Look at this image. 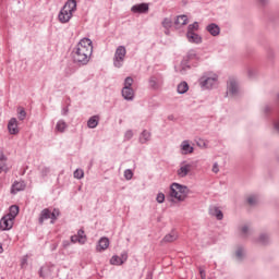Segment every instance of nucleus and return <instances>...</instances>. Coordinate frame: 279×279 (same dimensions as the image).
Returning <instances> with one entry per match:
<instances>
[{
    "mask_svg": "<svg viewBox=\"0 0 279 279\" xmlns=\"http://www.w3.org/2000/svg\"><path fill=\"white\" fill-rule=\"evenodd\" d=\"M239 230H240L241 234H245V226H241L239 228Z\"/></svg>",
    "mask_w": 279,
    "mask_h": 279,
    "instance_id": "3c124183",
    "label": "nucleus"
},
{
    "mask_svg": "<svg viewBox=\"0 0 279 279\" xmlns=\"http://www.w3.org/2000/svg\"><path fill=\"white\" fill-rule=\"evenodd\" d=\"M58 217H60V209L54 208L53 211H50V223H56V221H58Z\"/></svg>",
    "mask_w": 279,
    "mask_h": 279,
    "instance_id": "c756f323",
    "label": "nucleus"
},
{
    "mask_svg": "<svg viewBox=\"0 0 279 279\" xmlns=\"http://www.w3.org/2000/svg\"><path fill=\"white\" fill-rule=\"evenodd\" d=\"M26 117H27V112L25 111V109L22 107H19L17 108V119H20V121H25Z\"/></svg>",
    "mask_w": 279,
    "mask_h": 279,
    "instance_id": "473e14b6",
    "label": "nucleus"
},
{
    "mask_svg": "<svg viewBox=\"0 0 279 279\" xmlns=\"http://www.w3.org/2000/svg\"><path fill=\"white\" fill-rule=\"evenodd\" d=\"M8 130L10 134H19V121L16 118H11L8 123Z\"/></svg>",
    "mask_w": 279,
    "mask_h": 279,
    "instance_id": "2eb2a0df",
    "label": "nucleus"
},
{
    "mask_svg": "<svg viewBox=\"0 0 279 279\" xmlns=\"http://www.w3.org/2000/svg\"><path fill=\"white\" fill-rule=\"evenodd\" d=\"M244 252H245V250L243 248V246L238 247V250L235 252V256H236L238 260H243Z\"/></svg>",
    "mask_w": 279,
    "mask_h": 279,
    "instance_id": "f704fd0d",
    "label": "nucleus"
},
{
    "mask_svg": "<svg viewBox=\"0 0 279 279\" xmlns=\"http://www.w3.org/2000/svg\"><path fill=\"white\" fill-rule=\"evenodd\" d=\"M199 29V23L198 22H194L193 24H190L189 26H187V32H186V34H193V33H195V32H197Z\"/></svg>",
    "mask_w": 279,
    "mask_h": 279,
    "instance_id": "7c9ffc66",
    "label": "nucleus"
},
{
    "mask_svg": "<svg viewBox=\"0 0 279 279\" xmlns=\"http://www.w3.org/2000/svg\"><path fill=\"white\" fill-rule=\"evenodd\" d=\"M27 260H28V256L27 255H24L21 258V267H22V269H26L27 268Z\"/></svg>",
    "mask_w": 279,
    "mask_h": 279,
    "instance_id": "79ce46f5",
    "label": "nucleus"
},
{
    "mask_svg": "<svg viewBox=\"0 0 279 279\" xmlns=\"http://www.w3.org/2000/svg\"><path fill=\"white\" fill-rule=\"evenodd\" d=\"M131 12H133V14H147V12H149V4L148 3L134 4L131 8Z\"/></svg>",
    "mask_w": 279,
    "mask_h": 279,
    "instance_id": "9b49d317",
    "label": "nucleus"
},
{
    "mask_svg": "<svg viewBox=\"0 0 279 279\" xmlns=\"http://www.w3.org/2000/svg\"><path fill=\"white\" fill-rule=\"evenodd\" d=\"M186 38L189 43L194 45H202V36H199L197 33H186Z\"/></svg>",
    "mask_w": 279,
    "mask_h": 279,
    "instance_id": "aec40b11",
    "label": "nucleus"
},
{
    "mask_svg": "<svg viewBox=\"0 0 279 279\" xmlns=\"http://www.w3.org/2000/svg\"><path fill=\"white\" fill-rule=\"evenodd\" d=\"M19 215V206L12 205L9 208V214H7V217H10L11 219H16V216Z\"/></svg>",
    "mask_w": 279,
    "mask_h": 279,
    "instance_id": "cd10ccee",
    "label": "nucleus"
},
{
    "mask_svg": "<svg viewBox=\"0 0 279 279\" xmlns=\"http://www.w3.org/2000/svg\"><path fill=\"white\" fill-rule=\"evenodd\" d=\"M209 215L210 217H216L218 221L223 219V211H221V209H219L217 206L209 207Z\"/></svg>",
    "mask_w": 279,
    "mask_h": 279,
    "instance_id": "f3484780",
    "label": "nucleus"
},
{
    "mask_svg": "<svg viewBox=\"0 0 279 279\" xmlns=\"http://www.w3.org/2000/svg\"><path fill=\"white\" fill-rule=\"evenodd\" d=\"M11 167L8 165V156L0 151V173H8Z\"/></svg>",
    "mask_w": 279,
    "mask_h": 279,
    "instance_id": "ddd939ff",
    "label": "nucleus"
},
{
    "mask_svg": "<svg viewBox=\"0 0 279 279\" xmlns=\"http://www.w3.org/2000/svg\"><path fill=\"white\" fill-rule=\"evenodd\" d=\"M189 69H191V65L186 62V60H183L180 66H175V72L180 73L181 75H185Z\"/></svg>",
    "mask_w": 279,
    "mask_h": 279,
    "instance_id": "b1692460",
    "label": "nucleus"
},
{
    "mask_svg": "<svg viewBox=\"0 0 279 279\" xmlns=\"http://www.w3.org/2000/svg\"><path fill=\"white\" fill-rule=\"evenodd\" d=\"M165 84V78L162 74H153L148 78V88L149 90H160Z\"/></svg>",
    "mask_w": 279,
    "mask_h": 279,
    "instance_id": "6e6552de",
    "label": "nucleus"
},
{
    "mask_svg": "<svg viewBox=\"0 0 279 279\" xmlns=\"http://www.w3.org/2000/svg\"><path fill=\"white\" fill-rule=\"evenodd\" d=\"M61 114L63 116V117H66V114H69V108H63L62 109V111H61Z\"/></svg>",
    "mask_w": 279,
    "mask_h": 279,
    "instance_id": "09e8293b",
    "label": "nucleus"
},
{
    "mask_svg": "<svg viewBox=\"0 0 279 279\" xmlns=\"http://www.w3.org/2000/svg\"><path fill=\"white\" fill-rule=\"evenodd\" d=\"M99 125V116H93L87 121V128L89 130H95Z\"/></svg>",
    "mask_w": 279,
    "mask_h": 279,
    "instance_id": "393cba45",
    "label": "nucleus"
},
{
    "mask_svg": "<svg viewBox=\"0 0 279 279\" xmlns=\"http://www.w3.org/2000/svg\"><path fill=\"white\" fill-rule=\"evenodd\" d=\"M187 60H195L197 59V52L195 50H190L186 56Z\"/></svg>",
    "mask_w": 279,
    "mask_h": 279,
    "instance_id": "ea45409f",
    "label": "nucleus"
},
{
    "mask_svg": "<svg viewBox=\"0 0 279 279\" xmlns=\"http://www.w3.org/2000/svg\"><path fill=\"white\" fill-rule=\"evenodd\" d=\"M39 173H40L41 178H47V175H49L51 173V168L44 166L39 169Z\"/></svg>",
    "mask_w": 279,
    "mask_h": 279,
    "instance_id": "72a5a7b5",
    "label": "nucleus"
},
{
    "mask_svg": "<svg viewBox=\"0 0 279 279\" xmlns=\"http://www.w3.org/2000/svg\"><path fill=\"white\" fill-rule=\"evenodd\" d=\"M206 32H208V34H210V36H219V34H221V27H219V25L215 24V23H210L206 26Z\"/></svg>",
    "mask_w": 279,
    "mask_h": 279,
    "instance_id": "4468645a",
    "label": "nucleus"
},
{
    "mask_svg": "<svg viewBox=\"0 0 279 279\" xmlns=\"http://www.w3.org/2000/svg\"><path fill=\"white\" fill-rule=\"evenodd\" d=\"M161 25L165 29H171V27H173V20L166 17L162 20Z\"/></svg>",
    "mask_w": 279,
    "mask_h": 279,
    "instance_id": "c85d7f7f",
    "label": "nucleus"
},
{
    "mask_svg": "<svg viewBox=\"0 0 279 279\" xmlns=\"http://www.w3.org/2000/svg\"><path fill=\"white\" fill-rule=\"evenodd\" d=\"M133 84H134V78H132V76H128L124 80L121 95L123 99H125V101H134V88H132Z\"/></svg>",
    "mask_w": 279,
    "mask_h": 279,
    "instance_id": "39448f33",
    "label": "nucleus"
},
{
    "mask_svg": "<svg viewBox=\"0 0 279 279\" xmlns=\"http://www.w3.org/2000/svg\"><path fill=\"white\" fill-rule=\"evenodd\" d=\"M156 202L158 204H165V193L160 192L157 194Z\"/></svg>",
    "mask_w": 279,
    "mask_h": 279,
    "instance_id": "a19ab883",
    "label": "nucleus"
},
{
    "mask_svg": "<svg viewBox=\"0 0 279 279\" xmlns=\"http://www.w3.org/2000/svg\"><path fill=\"white\" fill-rule=\"evenodd\" d=\"M149 141H151V132L147 130L142 131L138 137V142L141 143V145H147Z\"/></svg>",
    "mask_w": 279,
    "mask_h": 279,
    "instance_id": "a211bd4d",
    "label": "nucleus"
},
{
    "mask_svg": "<svg viewBox=\"0 0 279 279\" xmlns=\"http://www.w3.org/2000/svg\"><path fill=\"white\" fill-rule=\"evenodd\" d=\"M39 276L40 278H45V274H43V268L39 269Z\"/></svg>",
    "mask_w": 279,
    "mask_h": 279,
    "instance_id": "5fc2aeb1",
    "label": "nucleus"
},
{
    "mask_svg": "<svg viewBox=\"0 0 279 279\" xmlns=\"http://www.w3.org/2000/svg\"><path fill=\"white\" fill-rule=\"evenodd\" d=\"M217 82H219V75L214 72H205L198 78V84L203 90H210V88L217 86Z\"/></svg>",
    "mask_w": 279,
    "mask_h": 279,
    "instance_id": "20e7f679",
    "label": "nucleus"
},
{
    "mask_svg": "<svg viewBox=\"0 0 279 279\" xmlns=\"http://www.w3.org/2000/svg\"><path fill=\"white\" fill-rule=\"evenodd\" d=\"M93 56V40L84 37L72 50V59L74 64L78 66H86L90 62Z\"/></svg>",
    "mask_w": 279,
    "mask_h": 279,
    "instance_id": "f257e3e1",
    "label": "nucleus"
},
{
    "mask_svg": "<svg viewBox=\"0 0 279 279\" xmlns=\"http://www.w3.org/2000/svg\"><path fill=\"white\" fill-rule=\"evenodd\" d=\"M71 243H81V244H82V239H80V238L77 236V234L72 235V236H71Z\"/></svg>",
    "mask_w": 279,
    "mask_h": 279,
    "instance_id": "c03bdc74",
    "label": "nucleus"
},
{
    "mask_svg": "<svg viewBox=\"0 0 279 279\" xmlns=\"http://www.w3.org/2000/svg\"><path fill=\"white\" fill-rule=\"evenodd\" d=\"M260 3H265V0H259Z\"/></svg>",
    "mask_w": 279,
    "mask_h": 279,
    "instance_id": "4d7b16f0",
    "label": "nucleus"
},
{
    "mask_svg": "<svg viewBox=\"0 0 279 279\" xmlns=\"http://www.w3.org/2000/svg\"><path fill=\"white\" fill-rule=\"evenodd\" d=\"M247 202H248V204H250L251 206H254V205H256V203L258 202V198H257L256 196H250V197L247 198Z\"/></svg>",
    "mask_w": 279,
    "mask_h": 279,
    "instance_id": "37998d69",
    "label": "nucleus"
},
{
    "mask_svg": "<svg viewBox=\"0 0 279 279\" xmlns=\"http://www.w3.org/2000/svg\"><path fill=\"white\" fill-rule=\"evenodd\" d=\"M120 260H122V264L128 260V252H122L120 255Z\"/></svg>",
    "mask_w": 279,
    "mask_h": 279,
    "instance_id": "a18cd8bd",
    "label": "nucleus"
},
{
    "mask_svg": "<svg viewBox=\"0 0 279 279\" xmlns=\"http://www.w3.org/2000/svg\"><path fill=\"white\" fill-rule=\"evenodd\" d=\"M154 278V274L151 271H148L146 275V279H153Z\"/></svg>",
    "mask_w": 279,
    "mask_h": 279,
    "instance_id": "8fccbe9b",
    "label": "nucleus"
},
{
    "mask_svg": "<svg viewBox=\"0 0 279 279\" xmlns=\"http://www.w3.org/2000/svg\"><path fill=\"white\" fill-rule=\"evenodd\" d=\"M204 147H206V143H204Z\"/></svg>",
    "mask_w": 279,
    "mask_h": 279,
    "instance_id": "bf43d9fd",
    "label": "nucleus"
},
{
    "mask_svg": "<svg viewBox=\"0 0 279 279\" xmlns=\"http://www.w3.org/2000/svg\"><path fill=\"white\" fill-rule=\"evenodd\" d=\"M107 247H110V240L108 238H101L96 246L97 252H106Z\"/></svg>",
    "mask_w": 279,
    "mask_h": 279,
    "instance_id": "6ab92c4d",
    "label": "nucleus"
},
{
    "mask_svg": "<svg viewBox=\"0 0 279 279\" xmlns=\"http://www.w3.org/2000/svg\"><path fill=\"white\" fill-rule=\"evenodd\" d=\"M0 254H3V245L0 244Z\"/></svg>",
    "mask_w": 279,
    "mask_h": 279,
    "instance_id": "6e6d98bb",
    "label": "nucleus"
},
{
    "mask_svg": "<svg viewBox=\"0 0 279 279\" xmlns=\"http://www.w3.org/2000/svg\"><path fill=\"white\" fill-rule=\"evenodd\" d=\"M241 95V86L239 81L234 77H230L227 82V97H239Z\"/></svg>",
    "mask_w": 279,
    "mask_h": 279,
    "instance_id": "0eeeda50",
    "label": "nucleus"
},
{
    "mask_svg": "<svg viewBox=\"0 0 279 279\" xmlns=\"http://www.w3.org/2000/svg\"><path fill=\"white\" fill-rule=\"evenodd\" d=\"M74 178L76 180H82V178H84V170L83 169H76L74 171Z\"/></svg>",
    "mask_w": 279,
    "mask_h": 279,
    "instance_id": "c9c22d12",
    "label": "nucleus"
},
{
    "mask_svg": "<svg viewBox=\"0 0 279 279\" xmlns=\"http://www.w3.org/2000/svg\"><path fill=\"white\" fill-rule=\"evenodd\" d=\"M252 74V71L251 70H248V75H251Z\"/></svg>",
    "mask_w": 279,
    "mask_h": 279,
    "instance_id": "13d9d810",
    "label": "nucleus"
},
{
    "mask_svg": "<svg viewBox=\"0 0 279 279\" xmlns=\"http://www.w3.org/2000/svg\"><path fill=\"white\" fill-rule=\"evenodd\" d=\"M47 219H51V210H49V208H45L41 210L38 219L39 225L43 226L45 221H47Z\"/></svg>",
    "mask_w": 279,
    "mask_h": 279,
    "instance_id": "4be33fe9",
    "label": "nucleus"
},
{
    "mask_svg": "<svg viewBox=\"0 0 279 279\" xmlns=\"http://www.w3.org/2000/svg\"><path fill=\"white\" fill-rule=\"evenodd\" d=\"M69 245H71L69 241H63V247H69Z\"/></svg>",
    "mask_w": 279,
    "mask_h": 279,
    "instance_id": "864d4df0",
    "label": "nucleus"
},
{
    "mask_svg": "<svg viewBox=\"0 0 279 279\" xmlns=\"http://www.w3.org/2000/svg\"><path fill=\"white\" fill-rule=\"evenodd\" d=\"M124 178L125 180H132V178H134V172H132V169L124 170Z\"/></svg>",
    "mask_w": 279,
    "mask_h": 279,
    "instance_id": "58836bf2",
    "label": "nucleus"
},
{
    "mask_svg": "<svg viewBox=\"0 0 279 279\" xmlns=\"http://www.w3.org/2000/svg\"><path fill=\"white\" fill-rule=\"evenodd\" d=\"M68 128H69V124H66L64 120H59L56 124V132H60V134H64Z\"/></svg>",
    "mask_w": 279,
    "mask_h": 279,
    "instance_id": "a878e982",
    "label": "nucleus"
},
{
    "mask_svg": "<svg viewBox=\"0 0 279 279\" xmlns=\"http://www.w3.org/2000/svg\"><path fill=\"white\" fill-rule=\"evenodd\" d=\"M133 137H134V132L132 130H128L124 133V141H132Z\"/></svg>",
    "mask_w": 279,
    "mask_h": 279,
    "instance_id": "4c0bfd02",
    "label": "nucleus"
},
{
    "mask_svg": "<svg viewBox=\"0 0 279 279\" xmlns=\"http://www.w3.org/2000/svg\"><path fill=\"white\" fill-rule=\"evenodd\" d=\"M173 241H178V231L175 230H172L170 233L166 234L161 243H173Z\"/></svg>",
    "mask_w": 279,
    "mask_h": 279,
    "instance_id": "5701e85b",
    "label": "nucleus"
},
{
    "mask_svg": "<svg viewBox=\"0 0 279 279\" xmlns=\"http://www.w3.org/2000/svg\"><path fill=\"white\" fill-rule=\"evenodd\" d=\"M110 265L121 266L123 265V260H121L119 255H113L110 259Z\"/></svg>",
    "mask_w": 279,
    "mask_h": 279,
    "instance_id": "2f4dec72",
    "label": "nucleus"
},
{
    "mask_svg": "<svg viewBox=\"0 0 279 279\" xmlns=\"http://www.w3.org/2000/svg\"><path fill=\"white\" fill-rule=\"evenodd\" d=\"M76 235L78 239H82L81 244L84 245V243H86V234H84V230L80 229Z\"/></svg>",
    "mask_w": 279,
    "mask_h": 279,
    "instance_id": "e433bc0d",
    "label": "nucleus"
},
{
    "mask_svg": "<svg viewBox=\"0 0 279 279\" xmlns=\"http://www.w3.org/2000/svg\"><path fill=\"white\" fill-rule=\"evenodd\" d=\"M180 151L182 156H189V154H193L195 148L191 146V142L189 140H184L180 145Z\"/></svg>",
    "mask_w": 279,
    "mask_h": 279,
    "instance_id": "f8f14e48",
    "label": "nucleus"
},
{
    "mask_svg": "<svg viewBox=\"0 0 279 279\" xmlns=\"http://www.w3.org/2000/svg\"><path fill=\"white\" fill-rule=\"evenodd\" d=\"M198 271H199V276L202 279H206V270H204V268L199 267L198 268Z\"/></svg>",
    "mask_w": 279,
    "mask_h": 279,
    "instance_id": "de8ad7c7",
    "label": "nucleus"
},
{
    "mask_svg": "<svg viewBox=\"0 0 279 279\" xmlns=\"http://www.w3.org/2000/svg\"><path fill=\"white\" fill-rule=\"evenodd\" d=\"M77 10V1L68 0L60 10L58 19L61 23H69L73 19V12Z\"/></svg>",
    "mask_w": 279,
    "mask_h": 279,
    "instance_id": "f03ea898",
    "label": "nucleus"
},
{
    "mask_svg": "<svg viewBox=\"0 0 279 279\" xmlns=\"http://www.w3.org/2000/svg\"><path fill=\"white\" fill-rule=\"evenodd\" d=\"M125 56H128V49H125V46H119L113 56V66H116V69H121V66H123L125 63Z\"/></svg>",
    "mask_w": 279,
    "mask_h": 279,
    "instance_id": "423d86ee",
    "label": "nucleus"
},
{
    "mask_svg": "<svg viewBox=\"0 0 279 279\" xmlns=\"http://www.w3.org/2000/svg\"><path fill=\"white\" fill-rule=\"evenodd\" d=\"M14 227V219H12L10 216H3L0 219V230H12Z\"/></svg>",
    "mask_w": 279,
    "mask_h": 279,
    "instance_id": "9d476101",
    "label": "nucleus"
},
{
    "mask_svg": "<svg viewBox=\"0 0 279 279\" xmlns=\"http://www.w3.org/2000/svg\"><path fill=\"white\" fill-rule=\"evenodd\" d=\"M191 169H193V162L182 161L180 163V168L177 171V175L179 178H186V175L191 173Z\"/></svg>",
    "mask_w": 279,
    "mask_h": 279,
    "instance_id": "1a4fd4ad",
    "label": "nucleus"
},
{
    "mask_svg": "<svg viewBox=\"0 0 279 279\" xmlns=\"http://www.w3.org/2000/svg\"><path fill=\"white\" fill-rule=\"evenodd\" d=\"M191 190L186 185H182L180 183H172L170 185V197H173L178 202H184L186 197H189V193Z\"/></svg>",
    "mask_w": 279,
    "mask_h": 279,
    "instance_id": "7ed1b4c3",
    "label": "nucleus"
},
{
    "mask_svg": "<svg viewBox=\"0 0 279 279\" xmlns=\"http://www.w3.org/2000/svg\"><path fill=\"white\" fill-rule=\"evenodd\" d=\"M171 28H165V34H166V36H169V34H171V31H170Z\"/></svg>",
    "mask_w": 279,
    "mask_h": 279,
    "instance_id": "603ef678",
    "label": "nucleus"
},
{
    "mask_svg": "<svg viewBox=\"0 0 279 279\" xmlns=\"http://www.w3.org/2000/svg\"><path fill=\"white\" fill-rule=\"evenodd\" d=\"M213 173H219V163L215 162L213 165V169H211Z\"/></svg>",
    "mask_w": 279,
    "mask_h": 279,
    "instance_id": "49530a36",
    "label": "nucleus"
},
{
    "mask_svg": "<svg viewBox=\"0 0 279 279\" xmlns=\"http://www.w3.org/2000/svg\"><path fill=\"white\" fill-rule=\"evenodd\" d=\"M25 181H15L11 187L12 195H16L20 191H25Z\"/></svg>",
    "mask_w": 279,
    "mask_h": 279,
    "instance_id": "dca6fc26",
    "label": "nucleus"
},
{
    "mask_svg": "<svg viewBox=\"0 0 279 279\" xmlns=\"http://www.w3.org/2000/svg\"><path fill=\"white\" fill-rule=\"evenodd\" d=\"M189 92V83H186V82H181L179 85H178V87H177V93L179 94V95H184L185 93H187Z\"/></svg>",
    "mask_w": 279,
    "mask_h": 279,
    "instance_id": "bb28decb",
    "label": "nucleus"
},
{
    "mask_svg": "<svg viewBox=\"0 0 279 279\" xmlns=\"http://www.w3.org/2000/svg\"><path fill=\"white\" fill-rule=\"evenodd\" d=\"M189 24V16L186 15H178L174 25L177 28L184 27V25Z\"/></svg>",
    "mask_w": 279,
    "mask_h": 279,
    "instance_id": "412c9836",
    "label": "nucleus"
}]
</instances>
